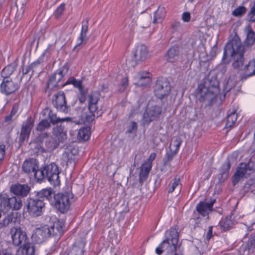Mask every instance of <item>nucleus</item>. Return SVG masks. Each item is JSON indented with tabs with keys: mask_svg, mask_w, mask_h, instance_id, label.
<instances>
[{
	"mask_svg": "<svg viewBox=\"0 0 255 255\" xmlns=\"http://www.w3.org/2000/svg\"><path fill=\"white\" fill-rule=\"evenodd\" d=\"M230 168V164L229 162L223 164L221 167V171L220 174L222 178H226L228 177Z\"/></svg>",
	"mask_w": 255,
	"mask_h": 255,
	"instance_id": "43",
	"label": "nucleus"
},
{
	"mask_svg": "<svg viewBox=\"0 0 255 255\" xmlns=\"http://www.w3.org/2000/svg\"><path fill=\"white\" fill-rule=\"evenodd\" d=\"M78 154V150L77 148L69 147L67 148L63 153L62 158L67 165H74L77 160Z\"/></svg>",
	"mask_w": 255,
	"mask_h": 255,
	"instance_id": "19",
	"label": "nucleus"
},
{
	"mask_svg": "<svg viewBox=\"0 0 255 255\" xmlns=\"http://www.w3.org/2000/svg\"><path fill=\"white\" fill-rule=\"evenodd\" d=\"M50 126L49 122L47 120H42L37 127V130L41 131L48 128Z\"/></svg>",
	"mask_w": 255,
	"mask_h": 255,
	"instance_id": "47",
	"label": "nucleus"
},
{
	"mask_svg": "<svg viewBox=\"0 0 255 255\" xmlns=\"http://www.w3.org/2000/svg\"><path fill=\"white\" fill-rule=\"evenodd\" d=\"M237 81V77L236 75H231L226 83L224 85V92L227 93L234 88Z\"/></svg>",
	"mask_w": 255,
	"mask_h": 255,
	"instance_id": "34",
	"label": "nucleus"
},
{
	"mask_svg": "<svg viewBox=\"0 0 255 255\" xmlns=\"http://www.w3.org/2000/svg\"><path fill=\"white\" fill-rule=\"evenodd\" d=\"M251 244L255 247V235L252 237L251 241Z\"/></svg>",
	"mask_w": 255,
	"mask_h": 255,
	"instance_id": "62",
	"label": "nucleus"
},
{
	"mask_svg": "<svg viewBox=\"0 0 255 255\" xmlns=\"http://www.w3.org/2000/svg\"><path fill=\"white\" fill-rule=\"evenodd\" d=\"M180 180L178 178H175L171 183L168 186V192L172 193L176 188L180 189Z\"/></svg>",
	"mask_w": 255,
	"mask_h": 255,
	"instance_id": "40",
	"label": "nucleus"
},
{
	"mask_svg": "<svg viewBox=\"0 0 255 255\" xmlns=\"http://www.w3.org/2000/svg\"><path fill=\"white\" fill-rule=\"evenodd\" d=\"M53 104L57 110L63 112H68L65 94L63 92H58L55 94L53 99Z\"/></svg>",
	"mask_w": 255,
	"mask_h": 255,
	"instance_id": "15",
	"label": "nucleus"
},
{
	"mask_svg": "<svg viewBox=\"0 0 255 255\" xmlns=\"http://www.w3.org/2000/svg\"><path fill=\"white\" fill-rule=\"evenodd\" d=\"M246 11V8L243 6H240L233 11V14L235 16H240L244 14Z\"/></svg>",
	"mask_w": 255,
	"mask_h": 255,
	"instance_id": "48",
	"label": "nucleus"
},
{
	"mask_svg": "<svg viewBox=\"0 0 255 255\" xmlns=\"http://www.w3.org/2000/svg\"><path fill=\"white\" fill-rule=\"evenodd\" d=\"M137 129V123L135 122H132L128 127L127 132L129 133L135 134Z\"/></svg>",
	"mask_w": 255,
	"mask_h": 255,
	"instance_id": "49",
	"label": "nucleus"
},
{
	"mask_svg": "<svg viewBox=\"0 0 255 255\" xmlns=\"http://www.w3.org/2000/svg\"><path fill=\"white\" fill-rule=\"evenodd\" d=\"M88 22L89 20L87 18L83 20L82 22V27L81 32L79 37L77 39L76 44L75 46V48L86 42L88 40V37L87 35V34L88 29Z\"/></svg>",
	"mask_w": 255,
	"mask_h": 255,
	"instance_id": "21",
	"label": "nucleus"
},
{
	"mask_svg": "<svg viewBox=\"0 0 255 255\" xmlns=\"http://www.w3.org/2000/svg\"><path fill=\"white\" fill-rule=\"evenodd\" d=\"M1 210H0V218H1ZM12 219L13 215L12 214H9L5 216L2 220V222H0V228H2L7 226L11 222H12Z\"/></svg>",
	"mask_w": 255,
	"mask_h": 255,
	"instance_id": "44",
	"label": "nucleus"
},
{
	"mask_svg": "<svg viewBox=\"0 0 255 255\" xmlns=\"http://www.w3.org/2000/svg\"><path fill=\"white\" fill-rule=\"evenodd\" d=\"M16 88V85L9 78H4L0 86L1 92L5 95L12 93Z\"/></svg>",
	"mask_w": 255,
	"mask_h": 255,
	"instance_id": "22",
	"label": "nucleus"
},
{
	"mask_svg": "<svg viewBox=\"0 0 255 255\" xmlns=\"http://www.w3.org/2000/svg\"><path fill=\"white\" fill-rule=\"evenodd\" d=\"M65 84L69 85L71 84L73 85L75 87H76L78 89L79 92L81 93V97L79 98L81 102H83L84 99H83L82 95H84L85 93V90L83 89V86L82 84V82L80 80H78L75 79L73 77H70L69 78L67 81L65 83Z\"/></svg>",
	"mask_w": 255,
	"mask_h": 255,
	"instance_id": "28",
	"label": "nucleus"
},
{
	"mask_svg": "<svg viewBox=\"0 0 255 255\" xmlns=\"http://www.w3.org/2000/svg\"><path fill=\"white\" fill-rule=\"evenodd\" d=\"M68 71V68L67 66H63L58 69L53 74H52L47 83V87L49 89H53L56 87L66 85L64 84L61 83L63 77L66 75Z\"/></svg>",
	"mask_w": 255,
	"mask_h": 255,
	"instance_id": "11",
	"label": "nucleus"
},
{
	"mask_svg": "<svg viewBox=\"0 0 255 255\" xmlns=\"http://www.w3.org/2000/svg\"><path fill=\"white\" fill-rule=\"evenodd\" d=\"M182 142L181 138L178 136H173L169 145V150L166 153L168 160H170L177 154Z\"/></svg>",
	"mask_w": 255,
	"mask_h": 255,
	"instance_id": "18",
	"label": "nucleus"
},
{
	"mask_svg": "<svg viewBox=\"0 0 255 255\" xmlns=\"http://www.w3.org/2000/svg\"><path fill=\"white\" fill-rule=\"evenodd\" d=\"M212 235V227H210L209 230V231L207 233V237H206L207 240L209 241L211 239Z\"/></svg>",
	"mask_w": 255,
	"mask_h": 255,
	"instance_id": "59",
	"label": "nucleus"
},
{
	"mask_svg": "<svg viewBox=\"0 0 255 255\" xmlns=\"http://www.w3.org/2000/svg\"><path fill=\"white\" fill-rule=\"evenodd\" d=\"M15 68V64H9L4 67L2 72L1 76L4 78H8V77L10 76L14 71Z\"/></svg>",
	"mask_w": 255,
	"mask_h": 255,
	"instance_id": "38",
	"label": "nucleus"
},
{
	"mask_svg": "<svg viewBox=\"0 0 255 255\" xmlns=\"http://www.w3.org/2000/svg\"><path fill=\"white\" fill-rule=\"evenodd\" d=\"M65 9V4H61L56 9L55 11V15L56 17H59Z\"/></svg>",
	"mask_w": 255,
	"mask_h": 255,
	"instance_id": "51",
	"label": "nucleus"
},
{
	"mask_svg": "<svg viewBox=\"0 0 255 255\" xmlns=\"http://www.w3.org/2000/svg\"><path fill=\"white\" fill-rule=\"evenodd\" d=\"M10 234L14 246H18L28 242V239L26 233L19 227L11 228Z\"/></svg>",
	"mask_w": 255,
	"mask_h": 255,
	"instance_id": "13",
	"label": "nucleus"
},
{
	"mask_svg": "<svg viewBox=\"0 0 255 255\" xmlns=\"http://www.w3.org/2000/svg\"><path fill=\"white\" fill-rule=\"evenodd\" d=\"M182 19L184 22H188L190 20V14L189 12H185L182 14Z\"/></svg>",
	"mask_w": 255,
	"mask_h": 255,
	"instance_id": "56",
	"label": "nucleus"
},
{
	"mask_svg": "<svg viewBox=\"0 0 255 255\" xmlns=\"http://www.w3.org/2000/svg\"><path fill=\"white\" fill-rule=\"evenodd\" d=\"M250 150L251 151H253L255 150V133H254V139L253 144L251 147Z\"/></svg>",
	"mask_w": 255,
	"mask_h": 255,
	"instance_id": "60",
	"label": "nucleus"
},
{
	"mask_svg": "<svg viewBox=\"0 0 255 255\" xmlns=\"http://www.w3.org/2000/svg\"><path fill=\"white\" fill-rule=\"evenodd\" d=\"M220 93L219 82L216 77H212L209 81V85L201 83L196 90V95L200 102H207L210 105L216 100Z\"/></svg>",
	"mask_w": 255,
	"mask_h": 255,
	"instance_id": "1",
	"label": "nucleus"
},
{
	"mask_svg": "<svg viewBox=\"0 0 255 255\" xmlns=\"http://www.w3.org/2000/svg\"><path fill=\"white\" fill-rule=\"evenodd\" d=\"M55 206L61 213L66 212L70 207L73 200V194L70 189L57 193L54 196Z\"/></svg>",
	"mask_w": 255,
	"mask_h": 255,
	"instance_id": "7",
	"label": "nucleus"
},
{
	"mask_svg": "<svg viewBox=\"0 0 255 255\" xmlns=\"http://www.w3.org/2000/svg\"><path fill=\"white\" fill-rule=\"evenodd\" d=\"M22 170L26 173H33L35 176V173L38 170V162L34 158H29L25 160L22 164Z\"/></svg>",
	"mask_w": 255,
	"mask_h": 255,
	"instance_id": "20",
	"label": "nucleus"
},
{
	"mask_svg": "<svg viewBox=\"0 0 255 255\" xmlns=\"http://www.w3.org/2000/svg\"><path fill=\"white\" fill-rule=\"evenodd\" d=\"M243 71L247 77L255 75V59L250 61L248 64L244 67Z\"/></svg>",
	"mask_w": 255,
	"mask_h": 255,
	"instance_id": "31",
	"label": "nucleus"
},
{
	"mask_svg": "<svg viewBox=\"0 0 255 255\" xmlns=\"http://www.w3.org/2000/svg\"><path fill=\"white\" fill-rule=\"evenodd\" d=\"M197 44V47L194 49V52L193 56H195L196 53H198V57H204L206 54V49L201 40H198L196 42Z\"/></svg>",
	"mask_w": 255,
	"mask_h": 255,
	"instance_id": "37",
	"label": "nucleus"
},
{
	"mask_svg": "<svg viewBox=\"0 0 255 255\" xmlns=\"http://www.w3.org/2000/svg\"><path fill=\"white\" fill-rule=\"evenodd\" d=\"M233 225V222L230 218L226 217L220 222V226L223 230L226 231L230 229Z\"/></svg>",
	"mask_w": 255,
	"mask_h": 255,
	"instance_id": "42",
	"label": "nucleus"
},
{
	"mask_svg": "<svg viewBox=\"0 0 255 255\" xmlns=\"http://www.w3.org/2000/svg\"><path fill=\"white\" fill-rule=\"evenodd\" d=\"M22 206V201L20 198L12 197L8 198L6 194L0 196V210L7 212L10 209L19 210Z\"/></svg>",
	"mask_w": 255,
	"mask_h": 255,
	"instance_id": "9",
	"label": "nucleus"
},
{
	"mask_svg": "<svg viewBox=\"0 0 255 255\" xmlns=\"http://www.w3.org/2000/svg\"><path fill=\"white\" fill-rule=\"evenodd\" d=\"M237 119V115L235 111L231 112L227 117L226 127H231L235 124Z\"/></svg>",
	"mask_w": 255,
	"mask_h": 255,
	"instance_id": "39",
	"label": "nucleus"
},
{
	"mask_svg": "<svg viewBox=\"0 0 255 255\" xmlns=\"http://www.w3.org/2000/svg\"><path fill=\"white\" fill-rule=\"evenodd\" d=\"M45 203L42 199L35 198H28L27 200V210L29 214L33 216L41 215L44 210Z\"/></svg>",
	"mask_w": 255,
	"mask_h": 255,
	"instance_id": "10",
	"label": "nucleus"
},
{
	"mask_svg": "<svg viewBox=\"0 0 255 255\" xmlns=\"http://www.w3.org/2000/svg\"><path fill=\"white\" fill-rule=\"evenodd\" d=\"M215 202V200L212 201L210 203L201 202L197 205L196 210L202 216L206 217L212 210Z\"/></svg>",
	"mask_w": 255,
	"mask_h": 255,
	"instance_id": "24",
	"label": "nucleus"
},
{
	"mask_svg": "<svg viewBox=\"0 0 255 255\" xmlns=\"http://www.w3.org/2000/svg\"><path fill=\"white\" fill-rule=\"evenodd\" d=\"M52 196V190L51 188L43 189L37 194V197L42 199L44 202V199L49 200Z\"/></svg>",
	"mask_w": 255,
	"mask_h": 255,
	"instance_id": "36",
	"label": "nucleus"
},
{
	"mask_svg": "<svg viewBox=\"0 0 255 255\" xmlns=\"http://www.w3.org/2000/svg\"><path fill=\"white\" fill-rule=\"evenodd\" d=\"M255 170V160L251 159L248 163H241L237 168L233 182L237 184L241 178L248 177Z\"/></svg>",
	"mask_w": 255,
	"mask_h": 255,
	"instance_id": "8",
	"label": "nucleus"
},
{
	"mask_svg": "<svg viewBox=\"0 0 255 255\" xmlns=\"http://www.w3.org/2000/svg\"><path fill=\"white\" fill-rule=\"evenodd\" d=\"M179 54V48L177 46H174L170 48L166 54L167 60L168 62H174L178 58Z\"/></svg>",
	"mask_w": 255,
	"mask_h": 255,
	"instance_id": "30",
	"label": "nucleus"
},
{
	"mask_svg": "<svg viewBox=\"0 0 255 255\" xmlns=\"http://www.w3.org/2000/svg\"><path fill=\"white\" fill-rule=\"evenodd\" d=\"M175 24L176 26H179L180 24L179 22H175Z\"/></svg>",
	"mask_w": 255,
	"mask_h": 255,
	"instance_id": "64",
	"label": "nucleus"
},
{
	"mask_svg": "<svg viewBox=\"0 0 255 255\" xmlns=\"http://www.w3.org/2000/svg\"><path fill=\"white\" fill-rule=\"evenodd\" d=\"M133 55L136 63L145 61L149 55L148 47L144 44L136 45Z\"/></svg>",
	"mask_w": 255,
	"mask_h": 255,
	"instance_id": "16",
	"label": "nucleus"
},
{
	"mask_svg": "<svg viewBox=\"0 0 255 255\" xmlns=\"http://www.w3.org/2000/svg\"><path fill=\"white\" fill-rule=\"evenodd\" d=\"M91 135L90 128L88 127H84L81 128L78 132L77 138L80 141L88 140Z\"/></svg>",
	"mask_w": 255,
	"mask_h": 255,
	"instance_id": "33",
	"label": "nucleus"
},
{
	"mask_svg": "<svg viewBox=\"0 0 255 255\" xmlns=\"http://www.w3.org/2000/svg\"><path fill=\"white\" fill-rule=\"evenodd\" d=\"M134 84L138 86H146L151 83L150 74L146 72L133 74Z\"/></svg>",
	"mask_w": 255,
	"mask_h": 255,
	"instance_id": "17",
	"label": "nucleus"
},
{
	"mask_svg": "<svg viewBox=\"0 0 255 255\" xmlns=\"http://www.w3.org/2000/svg\"><path fill=\"white\" fill-rule=\"evenodd\" d=\"M51 235H52L51 230L48 226H44L36 229L32 235L31 239L35 243L41 244Z\"/></svg>",
	"mask_w": 255,
	"mask_h": 255,
	"instance_id": "14",
	"label": "nucleus"
},
{
	"mask_svg": "<svg viewBox=\"0 0 255 255\" xmlns=\"http://www.w3.org/2000/svg\"><path fill=\"white\" fill-rule=\"evenodd\" d=\"M156 157V153L154 152L151 153L149 155L148 158L144 162L147 164H149L151 166L152 165V162L154 160Z\"/></svg>",
	"mask_w": 255,
	"mask_h": 255,
	"instance_id": "54",
	"label": "nucleus"
},
{
	"mask_svg": "<svg viewBox=\"0 0 255 255\" xmlns=\"http://www.w3.org/2000/svg\"><path fill=\"white\" fill-rule=\"evenodd\" d=\"M99 99V94L97 92H93L89 95L87 99L88 111L82 114L77 124L90 123L94 120L97 112Z\"/></svg>",
	"mask_w": 255,
	"mask_h": 255,
	"instance_id": "5",
	"label": "nucleus"
},
{
	"mask_svg": "<svg viewBox=\"0 0 255 255\" xmlns=\"http://www.w3.org/2000/svg\"><path fill=\"white\" fill-rule=\"evenodd\" d=\"M52 222L53 224L49 227L51 230L52 235H61L64 231V221L55 218L52 220Z\"/></svg>",
	"mask_w": 255,
	"mask_h": 255,
	"instance_id": "23",
	"label": "nucleus"
},
{
	"mask_svg": "<svg viewBox=\"0 0 255 255\" xmlns=\"http://www.w3.org/2000/svg\"><path fill=\"white\" fill-rule=\"evenodd\" d=\"M166 11L165 7L159 6L157 10L154 12L153 23H160L165 17Z\"/></svg>",
	"mask_w": 255,
	"mask_h": 255,
	"instance_id": "32",
	"label": "nucleus"
},
{
	"mask_svg": "<svg viewBox=\"0 0 255 255\" xmlns=\"http://www.w3.org/2000/svg\"><path fill=\"white\" fill-rule=\"evenodd\" d=\"M35 248L34 245L28 242L23 244L17 251V255H34Z\"/></svg>",
	"mask_w": 255,
	"mask_h": 255,
	"instance_id": "25",
	"label": "nucleus"
},
{
	"mask_svg": "<svg viewBox=\"0 0 255 255\" xmlns=\"http://www.w3.org/2000/svg\"><path fill=\"white\" fill-rule=\"evenodd\" d=\"M128 85V80L127 77L124 78L121 83L120 91H124Z\"/></svg>",
	"mask_w": 255,
	"mask_h": 255,
	"instance_id": "53",
	"label": "nucleus"
},
{
	"mask_svg": "<svg viewBox=\"0 0 255 255\" xmlns=\"http://www.w3.org/2000/svg\"><path fill=\"white\" fill-rule=\"evenodd\" d=\"M170 90V83L166 79L161 78L157 80L154 92L158 98L162 99L164 96L168 95Z\"/></svg>",
	"mask_w": 255,
	"mask_h": 255,
	"instance_id": "12",
	"label": "nucleus"
},
{
	"mask_svg": "<svg viewBox=\"0 0 255 255\" xmlns=\"http://www.w3.org/2000/svg\"><path fill=\"white\" fill-rule=\"evenodd\" d=\"M139 112H140V108L139 107L136 108V109L134 108V107H132L130 110V115L131 116L133 114H137Z\"/></svg>",
	"mask_w": 255,
	"mask_h": 255,
	"instance_id": "58",
	"label": "nucleus"
},
{
	"mask_svg": "<svg viewBox=\"0 0 255 255\" xmlns=\"http://www.w3.org/2000/svg\"><path fill=\"white\" fill-rule=\"evenodd\" d=\"M33 127V123L30 121H27L25 123H23L21 127L19 137L20 140L21 142H23L26 139L28 138Z\"/></svg>",
	"mask_w": 255,
	"mask_h": 255,
	"instance_id": "26",
	"label": "nucleus"
},
{
	"mask_svg": "<svg viewBox=\"0 0 255 255\" xmlns=\"http://www.w3.org/2000/svg\"><path fill=\"white\" fill-rule=\"evenodd\" d=\"M10 190L15 195L25 196L28 193L30 188L26 185L15 184L11 187Z\"/></svg>",
	"mask_w": 255,
	"mask_h": 255,
	"instance_id": "27",
	"label": "nucleus"
},
{
	"mask_svg": "<svg viewBox=\"0 0 255 255\" xmlns=\"http://www.w3.org/2000/svg\"><path fill=\"white\" fill-rule=\"evenodd\" d=\"M245 225H246L248 231L250 232L254 230V228L253 227L255 225V221H253V222L251 223L250 224H249L247 222H246Z\"/></svg>",
	"mask_w": 255,
	"mask_h": 255,
	"instance_id": "57",
	"label": "nucleus"
},
{
	"mask_svg": "<svg viewBox=\"0 0 255 255\" xmlns=\"http://www.w3.org/2000/svg\"><path fill=\"white\" fill-rule=\"evenodd\" d=\"M151 168L152 166L149 164L145 162L142 164L140 167L139 175L140 182H143L147 179Z\"/></svg>",
	"mask_w": 255,
	"mask_h": 255,
	"instance_id": "29",
	"label": "nucleus"
},
{
	"mask_svg": "<svg viewBox=\"0 0 255 255\" xmlns=\"http://www.w3.org/2000/svg\"><path fill=\"white\" fill-rule=\"evenodd\" d=\"M53 133L59 142H62L66 138V131L62 127H56L53 129Z\"/></svg>",
	"mask_w": 255,
	"mask_h": 255,
	"instance_id": "35",
	"label": "nucleus"
},
{
	"mask_svg": "<svg viewBox=\"0 0 255 255\" xmlns=\"http://www.w3.org/2000/svg\"><path fill=\"white\" fill-rule=\"evenodd\" d=\"M84 252L83 248L74 247L70 251L65 252L63 255H83Z\"/></svg>",
	"mask_w": 255,
	"mask_h": 255,
	"instance_id": "41",
	"label": "nucleus"
},
{
	"mask_svg": "<svg viewBox=\"0 0 255 255\" xmlns=\"http://www.w3.org/2000/svg\"><path fill=\"white\" fill-rule=\"evenodd\" d=\"M162 108L159 103L154 100L149 101L143 114L142 124L148 125L152 121L157 120L161 114Z\"/></svg>",
	"mask_w": 255,
	"mask_h": 255,
	"instance_id": "6",
	"label": "nucleus"
},
{
	"mask_svg": "<svg viewBox=\"0 0 255 255\" xmlns=\"http://www.w3.org/2000/svg\"><path fill=\"white\" fill-rule=\"evenodd\" d=\"M14 118L13 116H11L10 114L9 116H7L5 118V121L6 122H8L12 120V119Z\"/></svg>",
	"mask_w": 255,
	"mask_h": 255,
	"instance_id": "61",
	"label": "nucleus"
},
{
	"mask_svg": "<svg viewBox=\"0 0 255 255\" xmlns=\"http://www.w3.org/2000/svg\"><path fill=\"white\" fill-rule=\"evenodd\" d=\"M59 173L57 165L55 163H52L37 170L35 173V178L38 181L46 178L53 186H58L60 183Z\"/></svg>",
	"mask_w": 255,
	"mask_h": 255,
	"instance_id": "3",
	"label": "nucleus"
},
{
	"mask_svg": "<svg viewBox=\"0 0 255 255\" xmlns=\"http://www.w3.org/2000/svg\"><path fill=\"white\" fill-rule=\"evenodd\" d=\"M5 152V145L3 144L0 145V164L1 163Z\"/></svg>",
	"mask_w": 255,
	"mask_h": 255,
	"instance_id": "52",
	"label": "nucleus"
},
{
	"mask_svg": "<svg viewBox=\"0 0 255 255\" xmlns=\"http://www.w3.org/2000/svg\"><path fill=\"white\" fill-rule=\"evenodd\" d=\"M18 105L17 104L13 105L10 113L11 116H13L14 117H15L18 112Z\"/></svg>",
	"mask_w": 255,
	"mask_h": 255,
	"instance_id": "55",
	"label": "nucleus"
},
{
	"mask_svg": "<svg viewBox=\"0 0 255 255\" xmlns=\"http://www.w3.org/2000/svg\"><path fill=\"white\" fill-rule=\"evenodd\" d=\"M244 46L240 40L234 38L230 40L226 45L222 60L227 56H230L233 59V66L236 69H240L243 65Z\"/></svg>",
	"mask_w": 255,
	"mask_h": 255,
	"instance_id": "2",
	"label": "nucleus"
},
{
	"mask_svg": "<svg viewBox=\"0 0 255 255\" xmlns=\"http://www.w3.org/2000/svg\"><path fill=\"white\" fill-rule=\"evenodd\" d=\"M50 122L53 124L57 123L59 122H71L72 119L70 118H57L56 116L54 115L49 116Z\"/></svg>",
	"mask_w": 255,
	"mask_h": 255,
	"instance_id": "46",
	"label": "nucleus"
},
{
	"mask_svg": "<svg viewBox=\"0 0 255 255\" xmlns=\"http://www.w3.org/2000/svg\"><path fill=\"white\" fill-rule=\"evenodd\" d=\"M41 62V61L39 59L37 60L36 61L34 62L33 63H32L31 64V65L29 67V70H32V71L33 72L35 70H36L38 68H40L39 70H40L41 69V67H40Z\"/></svg>",
	"mask_w": 255,
	"mask_h": 255,
	"instance_id": "50",
	"label": "nucleus"
},
{
	"mask_svg": "<svg viewBox=\"0 0 255 255\" xmlns=\"http://www.w3.org/2000/svg\"><path fill=\"white\" fill-rule=\"evenodd\" d=\"M166 239L156 248L155 253L160 255L163 252L167 253L175 252L178 241V233L176 229H171L166 232Z\"/></svg>",
	"mask_w": 255,
	"mask_h": 255,
	"instance_id": "4",
	"label": "nucleus"
},
{
	"mask_svg": "<svg viewBox=\"0 0 255 255\" xmlns=\"http://www.w3.org/2000/svg\"><path fill=\"white\" fill-rule=\"evenodd\" d=\"M147 17L148 19V21H149L151 20V15L150 14H147Z\"/></svg>",
	"mask_w": 255,
	"mask_h": 255,
	"instance_id": "63",
	"label": "nucleus"
},
{
	"mask_svg": "<svg viewBox=\"0 0 255 255\" xmlns=\"http://www.w3.org/2000/svg\"><path fill=\"white\" fill-rule=\"evenodd\" d=\"M255 41V33L252 30H249L247 35L246 43L249 45H251Z\"/></svg>",
	"mask_w": 255,
	"mask_h": 255,
	"instance_id": "45",
	"label": "nucleus"
}]
</instances>
